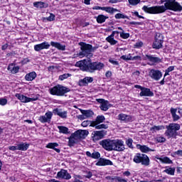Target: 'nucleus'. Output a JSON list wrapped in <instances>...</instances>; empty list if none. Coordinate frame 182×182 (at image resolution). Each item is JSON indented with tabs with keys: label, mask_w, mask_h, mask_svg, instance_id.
<instances>
[{
	"label": "nucleus",
	"mask_w": 182,
	"mask_h": 182,
	"mask_svg": "<svg viewBox=\"0 0 182 182\" xmlns=\"http://www.w3.org/2000/svg\"><path fill=\"white\" fill-rule=\"evenodd\" d=\"M144 12L147 14H164L167 10L174 11V12H181L182 11V6L176 1V0H165L164 6H155L151 7H148L147 6H144L142 8Z\"/></svg>",
	"instance_id": "nucleus-1"
},
{
	"label": "nucleus",
	"mask_w": 182,
	"mask_h": 182,
	"mask_svg": "<svg viewBox=\"0 0 182 182\" xmlns=\"http://www.w3.org/2000/svg\"><path fill=\"white\" fill-rule=\"evenodd\" d=\"M77 68H80L81 70L93 73L95 70H102L105 68V64L99 62H93L86 64V60L77 61L75 63Z\"/></svg>",
	"instance_id": "nucleus-2"
},
{
	"label": "nucleus",
	"mask_w": 182,
	"mask_h": 182,
	"mask_svg": "<svg viewBox=\"0 0 182 182\" xmlns=\"http://www.w3.org/2000/svg\"><path fill=\"white\" fill-rule=\"evenodd\" d=\"M78 45L80 46L81 49V51L79 53V56L90 58L92 56V52H95V50L96 49L93 48L92 45L83 42L79 43Z\"/></svg>",
	"instance_id": "nucleus-3"
},
{
	"label": "nucleus",
	"mask_w": 182,
	"mask_h": 182,
	"mask_svg": "<svg viewBox=\"0 0 182 182\" xmlns=\"http://www.w3.org/2000/svg\"><path fill=\"white\" fill-rule=\"evenodd\" d=\"M53 96H65V93L70 92V89L60 85H57L49 90Z\"/></svg>",
	"instance_id": "nucleus-4"
},
{
	"label": "nucleus",
	"mask_w": 182,
	"mask_h": 182,
	"mask_svg": "<svg viewBox=\"0 0 182 182\" xmlns=\"http://www.w3.org/2000/svg\"><path fill=\"white\" fill-rule=\"evenodd\" d=\"M180 130V124L176 123H171L166 126V131L165 132L166 136L168 139L171 137H176L177 136V132Z\"/></svg>",
	"instance_id": "nucleus-5"
},
{
	"label": "nucleus",
	"mask_w": 182,
	"mask_h": 182,
	"mask_svg": "<svg viewBox=\"0 0 182 182\" xmlns=\"http://www.w3.org/2000/svg\"><path fill=\"white\" fill-rule=\"evenodd\" d=\"M133 161L136 164H140L141 163L142 166H150V159L144 154H136L134 156Z\"/></svg>",
	"instance_id": "nucleus-6"
},
{
	"label": "nucleus",
	"mask_w": 182,
	"mask_h": 182,
	"mask_svg": "<svg viewBox=\"0 0 182 182\" xmlns=\"http://www.w3.org/2000/svg\"><path fill=\"white\" fill-rule=\"evenodd\" d=\"M163 35L157 33L155 36V41L153 43L152 47L154 49H161L163 48V42H164Z\"/></svg>",
	"instance_id": "nucleus-7"
},
{
	"label": "nucleus",
	"mask_w": 182,
	"mask_h": 182,
	"mask_svg": "<svg viewBox=\"0 0 182 182\" xmlns=\"http://www.w3.org/2000/svg\"><path fill=\"white\" fill-rule=\"evenodd\" d=\"M100 146L107 151H113V140L109 139H103L100 141Z\"/></svg>",
	"instance_id": "nucleus-8"
},
{
	"label": "nucleus",
	"mask_w": 182,
	"mask_h": 182,
	"mask_svg": "<svg viewBox=\"0 0 182 182\" xmlns=\"http://www.w3.org/2000/svg\"><path fill=\"white\" fill-rule=\"evenodd\" d=\"M124 150V144L123 141L120 139L112 140V151H123Z\"/></svg>",
	"instance_id": "nucleus-9"
},
{
	"label": "nucleus",
	"mask_w": 182,
	"mask_h": 182,
	"mask_svg": "<svg viewBox=\"0 0 182 182\" xmlns=\"http://www.w3.org/2000/svg\"><path fill=\"white\" fill-rule=\"evenodd\" d=\"M149 77L154 80L159 81L163 77V73L159 70L151 69L149 73Z\"/></svg>",
	"instance_id": "nucleus-10"
},
{
	"label": "nucleus",
	"mask_w": 182,
	"mask_h": 182,
	"mask_svg": "<svg viewBox=\"0 0 182 182\" xmlns=\"http://www.w3.org/2000/svg\"><path fill=\"white\" fill-rule=\"evenodd\" d=\"M105 136H106V131L105 130L94 131L92 133V139L93 141H98V140H102Z\"/></svg>",
	"instance_id": "nucleus-11"
},
{
	"label": "nucleus",
	"mask_w": 182,
	"mask_h": 182,
	"mask_svg": "<svg viewBox=\"0 0 182 182\" xmlns=\"http://www.w3.org/2000/svg\"><path fill=\"white\" fill-rule=\"evenodd\" d=\"M52 116H53V113H52V112L48 111L45 115L40 116L38 120L41 122V123H50V120H52Z\"/></svg>",
	"instance_id": "nucleus-12"
},
{
	"label": "nucleus",
	"mask_w": 182,
	"mask_h": 182,
	"mask_svg": "<svg viewBox=\"0 0 182 182\" xmlns=\"http://www.w3.org/2000/svg\"><path fill=\"white\" fill-rule=\"evenodd\" d=\"M56 178H63V180H70L72 178V176L66 170L61 169L59 172H58Z\"/></svg>",
	"instance_id": "nucleus-13"
},
{
	"label": "nucleus",
	"mask_w": 182,
	"mask_h": 182,
	"mask_svg": "<svg viewBox=\"0 0 182 182\" xmlns=\"http://www.w3.org/2000/svg\"><path fill=\"white\" fill-rule=\"evenodd\" d=\"M50 48V44L48 42L44 41L40 44H36L34 46V50L36 52H41L43 49H49Z\"/></svg>",
	"instance_id": "nucleus-14"
},
{
	"label": "nucleus",
	"mask_w": 182,
	"mask_h": 182,
	"mask_svg": "<svg viewBox=\"0 0 182 182\" xmlns=\"http://www.w3.org/2000/svg\"><path fill=\"white\" fill-rule=\"evenodd\" d=\"M74 134L78 140H80V139H86L87 134H89V131L87 130H83V129H79L74 132Z\"/></svg>",
	"instance_id": "nucleus-15"
},
{
	"label": "nucleus",
	"mask_w": 182,
	"mask_h": 182,
	"mask_svg": "<svg viewBox=\"0 0 182 182\" xmlns=\"http://www.w3.org/2000/svg\"><path fill=\"white\" fill-rule=\"evenodd\" d=\"M96 101L98 103H100V109L104 112H107L109 110V101L105 100V99H97Z\"/></svg>",
	"instance_id": "nucleus-16"
},
{
	"label": "nucleus",
	"mask_w": 182,
	"mask_h": 182,
	"mask_svg": "<svg viewBox=\"0 0 182 182\" xmlns=\"http://www.w3.org/2000/svg\"><path fill=\"white\" fill-rule=\"evenodd\" d=\"M92 9H101V11H105V12H107L108 14H114V12H119V10H117V9H114L112 7H100L99 6H95L92 8Z\"/></svg>",
	"instance_id": "nucleus-17"
},
{
	"label": "nucleus",
	"mask_w": 182,
	"mask_h": 182,
	"mask_svg": "<svg viewBox=\"0 0 182 182\" xmlns=\"http://www.w3.org/2000/svg\"><path fill=\"white\" fill-rule=\"evenodd\" d=\"M145 59L146 60H149V62H151V65H156V63H161V59H160V58L155 57L151 55H146Z\"/></svg>",
	"instance_id": "nucleus-18"
},
{
	"label": "nucleus",
	"mask_w": 182,
	"mask_h": 182,
	"mask_svg": "<svg viewBox=\"0 0 182 182\" xmlns=\"http://www.w3.org/2000/svg\"><path fill=\"white\" fill-rule=\"evenodd\" d=\"M119 31H112V34L106 38L107 42L110 43V45H116L117 43V41L114 40V35L119 36Z\"/></svg>",
	"instance_id": "nucleus-19"
},
{
	"label": "nucleus",
	"mask_w": 182,
	"mask_h": 182,
	"mask_svg": "<svg viewBox=\"0 0 182 182\" xmlns=\"http://www.w3.org/2000/svg\"><path fill=\"white\" fill-rule=\"evenodd\" d=\"M16 97L21 102V103H29V102L33 101V98L28 97L22 94L17 93L16 94Z\"/></svg>",
	"instance_id": "nucleus-20"
},
{
	"label": "nucleus",
	"mask_w": 182,
	"mask_h": 182,
	"mask_svg": "<svg viewBox=\"0 0 182 182\" xmlns=\"http://www.w3.org/2000/svg\"><path fill=\"white\" fill-rule=\"evenodd\" d=\"M139 95L141 97L145 96L147 97H152V96H154V92H153V91H151L150 88L144 87L142 90H141Z\"/></svg>",
	"instance_id": "nucleus-21"
},
{
	"label": "nucleus",
	"mask_w": 182,
	"mask_h": 182,
	"mask_svg": "<svg viewBox=\"0 0 182 182\" xmlns=\"http://www.w3.org/2000/svg\"><path fill=\"white\" fill-rule=\"evenodd\" d=\"M96 166H113V162L109 159L100 158L96 163Z\"/></svg>",
	"instance_id": "nucleus-22"
},
{
	"label": "nucleus",
	"mask_w": 182,
	"mask_h": 182,
	"mask_svg": "<svg viewBox=\"0 0 182 182\" xmlns=\"http://www.w3.org/2000/svg\"><path fill=\"white\" fill-rule=\"evenodd\" d=\"M53 113H54V114H57V116H59L60 117H62V119H66V117H68V112L62 111L58 108L53 109Z\"/></svg>",
	"instance_id": "nucleus-23"
},
{
	"label": "nucleus",
	"mask_w": 182,
	"mask_h": 182,
	"mask_svg": "<svg viewBox=\"0 0 182 182\" xmlns=\"http://www.w3.org/2000/svg\"><path fill=\"white\" fill-rule=\"evenodd\" d=\"M93 82V77H85L84 79L79 81L80 86H86L87 83H92Z\"/></svg>",
	"instance_id": "nucleus-24"
},
{
	"label": "nucleus",
	"mask_w": 182,
	"mask_h": 182,
	"mask_svg": "<svg viewBox=\"0 0 182 182\" xmlns=\"http://www.w3.org/2000/svg\"><path fill=\"white\" fill-rule=\"evenodd\" d=\"M118 120H122V122H132V116L125 114H119L118 115Z\"/></svg>",
	"instance_id": "nucleus-25"
},
{
	"label": "nucleus",
	"mask_w": 182,
	"mask_h": 182,
	"mask_svg": "<svg viewBox=\"0 0 182 182\" xmlns=\"http://www.w3.org/2000/svg\"><path fill=\"white\" fill-rule=\"evenodd\" d=\"M46 149H53V150H55V151H56V153H60V149L56 148V147H59V144L54 142V143H48L46 145Z\"/></svg>",
	"instance_id": "nucleus-26"
},
{
	"label": "nucleus",
	"mask_w": 182,
	"mask_h": 182,
	"mask_svg": "<svg viewBox=\"0 0 182 182\" xmlns=\"http://www.w3.org/2000/svg\"><path fill=\"white\" fill-rule=\"evenodd\" d=\"M171 114L172 116L173 122H177L180 120L181 117L177 115V109L171 107Z\"/></svg>",
	"instance_id": "nucleus-27"
},
{
	"label": "nucleus",
	"mask_w": 182,
	"mask_h": 182,
	"mask_svg": "<svg viewBox=\"0 0 182 182\" xmlns=\"http://www.w3.org/2000/svg\"><path fill=\"white\" fill-rule=\"evenodd\" d=\"M136 149H139L141 153H149V151H154V150H151L146 145L136 144Z\"/></svg>",
	"instance_id": "nucleus-28"
},
{
	"label": "nucleus",
	"mask_w": 182,
	"mask_h": 182,
	"mask_svg": "<svg viewBox=\"0 0 182 182\" xmlns=\"http://www.w3.org/2000/svg\"><path fill=\"white\" fill-rule=\"evenodd\" d=\"M36 73L35 71H33L30 73H28L25 75V79L27 80V82H32V80H34V79H36Z\"/></svg>",
	"instance_id": "nucleus-29"
},
{
	"label": "nucleus",
	"mask_w": 182,
	"mask_h": 182,
	"mask_svg": "<svg viewBox=\"0 0 182 182\" xmlns=\"http://www.w3.org/2000/svg\"><path fill=\"white\" fill-rule=\"evenodd\" d=\"M33 6L42 9V8H48L49 5L43 1H37L33 3Z\"/></svg>",
	"instance_id": "nucleus-30"
},
{
	"label": "nucleus",
	"mask_w": 182,
	"mask_h": 182,
	"mask_svg": "<svg viewBox=\"0 0 182 182\" xmlns=\"http://www.w3.org/2000/svg\"><path fill=\"white\" fill-rule=\"evenodd\" d=\"M50 45L51 46L56 48L59 50H65L66 49L65 46H62L60 43H58V42L51 41Z\"/></svg>",
	"instance_id": "nucleus-31"
},
{
	"label": "nucleus",
	"mask_w": 182,
	"mask_h": 182,
	"mask_svg": "<svg viewBox=\"0 0 182 182\" xmlns=\"http://www.w3.org/2000/svg\"><path fill=\"white\" fill-rule=\"evenodd\" d=\"M77 140H79L77 138H76V135L73 134H71V136L69 137L68 144L69 146H74L77 142Z\"/></svg>",
	"instance_id": "nucleus-32"
},
{
	"label": "nucleus",
	"mask_w": 182,
	"mask_h": 182,
	"mask_svg": "<svg viewBox=\"0 0 182 182\" xmlns=\"http://www.w3.org/2000/svg\"><path fill=\"white\" fill-rule=\"evenodd\" d=\"M18 150H21V151H26L28 149H29V144L26 143H21L17 144Z\"/></svg>",
	"instance_id": "nucleus-33"
},
{
	"label": "nucleus",
	"mask_w": 182,
	"mask_h": 182,
	"mask_svg": "<svg viewBox=\"0 0 182 182\" xmlns=\"http://www.w3.org/2000/svg\"><path fill=\"white\" fill-rule=\"evenodd\" d=\"M80 112H81L82 114H84V116L85 117L86 119H87L89 117H92V116H93V114H94L93 111H92L90 109H87V110L80 109Z\"/></svg>",
	"instance_id": "nucleus-34"
},
{
	"label": "nucleus",
	"mask_w": 182,
	"mask_h": 182,
	"mask_svg": "<svg viewBox=\"0 0 182 182\" xmlns=\"http://www.w3.org/2000/svg\"><path fill=\"white\" fill-rule=\"evenodd\" d=\"M105 120V116L99 115L97 117L95 121L92 122V126H95V124H100V123H103Z\"/></svg>",
	"instance_id": "nucleus-35"
},
{
	"label": "nucleus",
	"mask_w": 182,
	"mask_h": 182,
	"mask_svg": "<svg viewBox=\"0 0 182 182\" xmlns=\"http://www.w3.org/2000/svg\"><path fill=\"white\" fill-rule=\"evenodd\" d=\"M164 173H166L169 176H174V173H176V168L166 166V169L164 171Z\"/></svg>",
	"instance_id": "nucleus-36"
},
{
	"label": "nucleus",
	"mask_w": 182,
	"mask_h": 182,
	"mask_svg": "<svg viewBox=\"0 0 182 182\" xmlns=\"http://www.w3.org/2000/svg\"><path fill=\"white\" fill-rule=\"evenodd\" d=\"M58 129L59 130V133H62L63 134H69L70 132H69V128L63 126H58Z\"/></svg>",
	"instance_id": "nucleus-37"
},
{
	"label": "nucleus",
	"mask_w": 182,
	"mask_h": 182,
	"mask_svg": "<svg viewBox=\"0 0 182 182\" xmlns=\"http://www.w3.org/2000/svg\"><path fill=\"white\" fill-rule=\"evenodd\" d=\"M157 160H159V161H161V163H164L166 164H173V161H171V159H170V158L165 156L164 158H156Z\"/></svg>",
	"instance_id": "nucleus-38"
},
{
	"label": "nucleus",
	"mask_w": 182,
	"mask_h": 182,
	"mask_svg": "<svg viewBox=\"0 0 182 182\" xmlns=\"http://www.w3.org/2000/svg\"><path fill=\"white\" fill-rule=\"evenodd\" d=\"M109 17L103 15V14H100L97 17V23H103L104 22H106V20Z\"/></svg>",
	"instance_id": "nucleus-39"
},
{
	"label": "nucleus",
	"mask_w": 182,
	"mask_h": 182,
	"mask_svg": "<svg viewBox=\"0 0 182 182\" xmlns=\"http://www.w3.org/2000/svg\"><path fill=\"white\" fill-rule=\"evenodd\" d=\"M11 66L12 65H10L7 68L8 70H10L11 73L15 75V73H18V72H19V66H14L13 68H11Z\"/></svg>",
	"instance_id": "nucleus-40"
},
{
	"label": "nucleus",
	"mask_w": 182,
	"mask_h": 182,
	"mask_svg": "<svg viewBox=\"0 0 182 182\" xmlns=\"http://www.w3.org/2000/svg\"><path fill=\"white\" fill-rule=\"evenodd\" d=\"M163 129H164V126L163 125L154 126L150 129V131L152 132V133H156V132H159V130H163Z\"/></svg>",
	"instance_id": "nucleus-41"
},
{
	"label": "nucleus",
	"mask_w": 182,
	"mask_h": 182,
	"mask_svg": "<svg viewBox=\"0 0 182 182\" xmlns=\"http://www.w3.org/2000/svg\"><path fill=\"white\" fill-rule=\"evenodd\" d=\"M93 127H95V129H97V130H100L101 129H107L109 127L107 126V124H95L92 125Z\"/></svg>",
	"instance_id": "nucleus-42"
},
{
	"label": "nucleus",
	"mask_w": 182,
	"mask_h": 182,
	"mask_svg": "<svg viewBox=\"0 0 182 182\" xmlns=\"http://www.w3.org/2000/svg\"><path fill=\"white\" fill-rule=\"evenodd\" d=\"M115 19H129V17L127 16H124V14H117L114 16Z\"/></svg>",
	"instance_id": "nucleus-43"
},
{
	"label": "nucleus",
	"mask_w": 182,
	"mask_h": 182,
	"mask_svg": "<svg viewBox=\"0 0 182 182\" xmlns=\"http://www.w3.org/2000/svg\"><path fill=\"white\" fill-rule=\"evenodd\" d=\"M119 34L120 37L122 38V39H129V38H130V33H124V31L119 32Z\"/></svg>",
	"instance_id": "nucleus-44"
},
{
	"label": "nucleus",
	"mask_w": 182,
	"mask_h": 182,
	"mask_svg": "<svg viewBox=\"0 0 182 182\" xmlns=\"http://www.w3.org/2000/svg\"><path fill=\"white\" fill-rule=\"evenodd\" d=\"M70 76H72V75L70 73L61 75L59 76V80H65V79H68V77H70Z\"/></svg>",
	"instance_id": "nucleus-45"
},
{
	"label": "nucleus",
	"mask_w": 182,
	"mask_h": 182,
	"mask_svg": "<svg viewBox=\"0 0 182 182\" xmlns=\"http://www.w3.org/2000/svg\"><path fill=\"white\" fill-rule=\"evenodd\" d=\"M43 21H48V22H52V21H55V14H50V16L44 18Z\"/></svg>",
	"instance_id": "nucleus-46"
},
{
	"label": "nucleus",
	"mask_w": 182,
	"mask_h": 182,
	"mask_svg": "<svg viewBox=\"0 0 182 182\" xmlns=\"http://www.w3.org/2000/svg\"><path fill=\"white\" fill-rule=\"evenodd\" d=\"M91 159H95V160H97V159H100V153L97 151L93 152L92 154Z\"/></svg>",
	"instance_id": "nucleus-47"
},
{
	"label": "nucleus",
	"mask_w": 182,
	"mask_h": 182,
	"mask_svg": "<svg viewBox=\"0 0 182 182\" xmlns=\"http://www.w3.org/2000/svg\"><path fill=\"white\" fill-rule=\"evenodd\" d=\"M128 2L130 5L134 6L140 4V0H128Z\"/></svg>",
	"instance_id": "nucleus-48"
},
{
	"label": "nucleus",
	"mask_w": 182,
	"mask_h": 182,
	"mask_svg": "<svg viewBox=\"0 0 182 182\" xmlns=\"http://www.w3.org/2000/svg\"><path fill=\"white\" fill-rule=\"evenodd\" d=\"M92 176V173L90 171H84V177L86 178H90Z\"/></svg>",
	"instance_id": "nucleus-49"
},
{
	"label": "nucleus",
	"mask_w": 182,
	"mask_h": 182,
	"mask_svg": "<svg viewBox=\"0 0 182 182\" xmlns=\"http://www.w3.org/2000/svg\"><path fill=\"white\" fill-rule=\"evenodd\" d=\"M126 144L129 147L130 149H133V139H129L126 141Z\"/></svg>",
	"instance_id": "nucleus-50"
},
{
	"label": "nucleus",
	"mask_w": 182,
	"mask_h": 182,
	"mask_svg": "<svg viewBox=\"0 0 182 182\" xmlns=\"http://www.w3.org/2000/svg\"><path fill=\"white\" fill-rule=\"evenodd\" d=\"M121 59H123V60H132V55H122L121 56Z\"/></svg>",
	"instance_id": "nucleus-51"
},
{
	"label": "nucleus",
	"mask_w": 182,
	"mask_h": 182,
	"mask_svg": "<svg viewBox=\"0 0 182 182\" xmlns=\"http://www.w3.org/2000/svg\"><path fill=\"white\" fill-rule=\"evenodd\" d=\"M115 180H116L115 182H127V180L122 178L120 176H117Z\"/></svg>",
	"instance_id": "nucleus-52"
},
{
	"label": "nucleus",
	"mask_w": 182,
	"mask_h": 182,
	"mask_svg": "<svg viewBox=\"0 0 182 182\" xmlns=\"http://www.w3.org/2000/svg\"><path fill=\"white\" fill-rule=\"evenodd\" d=\"M156 141H158V143H164V141H166V138L163 136H158L156 138Z\"/></svg>",
	"instance_id": "nucleus-53"
},
{
	"label": "nucleus",
	"mask_w": 182,
	"mask_h": 182,
	"mask_svg": "<svg viewBox=\"0 0 182 182\" xmlns=\"http://www.w3.org/2000/svg\"><path fill=\"white\" fill-rule=\"evenodd\" d=\"M89 124H90V121L86 120L82 122L81 126H82V127H87Z\"/></svg>",
	"instance_id": "nucleus-54"
},
{
	"label": "nucleus",
	"mask_w": 182,
	"mask_h": 182,
	"mask_svg": "<svg viewBox=\"0 0 182 182\" xmlns=\"http://www.w3.org/2000/svg\"><path fill=\"white\" fill-rule=\"evenodd\" d=\"M8 103V100L6 99H1L0 100V105L1 106H5Z\"/></svg>",
	"instance_id": "nucleus-55"
},
{
	"label": "nucleus",
	"mask_w": 182,
	"mask_h": 182,
	"mask_svg": "<svg viewBox=\"0 0 182 182\" xmlns=\"http://www.w3.org/2000/svg\"><path fill=\"white\" fill-rule=\"evenodd\" d=\"M116 178H117V176H107L106 179L109 180V181H112V182H113V181L116 182Z\"/></svg>",
	"instance_id": "nucleus-56"
},
{
	"label": "nucleus",
	"mask_w": 182,
	"mask_h": 182,
	"mask_svg": "<svg viewBox=\"0 0 182 182\" xmlns=\"http://www.w3.org/2000/svg\"><path fill=\"white\" fill-rule=\"evenodd\" d=\"M141 46H143V42L141 41H139V42H137L134 44V48H141Z\"/></svg>",
	"instance_id": "nucleus-57"
},
{
	"label": "nucleus",
	"mask_w": 182,
	"mask_h": 182,
	"mask_svg": "<svg viewBox=\"0 0 182 182\" xmlns=\"http://www.w3.org/2000/svg\"><path fill=\"white\" fill-rule=\"evenodd\" d=\"M131 60H141V57L139 55H136L134 57L131 56Z\"/></svg>",
	"instance_id": "nucleus-58"
},
{
	"label": "nucleus",
	"mask_w": 182,
	"mask_h": 182,
	"mask_svg": "<svg viewBox=\"0 0 182 182\" xmlns=\"http://www.w3.org/2000/svg\"><path fill=\"white\" fill-rule=\"evenodd\" d=\"M175 156H178L179 157H182V150H178L173 153Z\"/></svg>",
	"instance_id": "nucleus-59"
},
{
	"label": "nucleus",
	"mask_w": 182,
	"mask_h": 182,
	"mask_svg": "<svg viewBox=\"0 0 182 182\" xmlns=\"http://www.w3.org/2000/svg\"><path fill=\"white\" fill-rule=\"evenodd\" d=\"M9 149L12 151H15V150H18V145L9 146Z\"/></svg>",
	"instance_id": "nucleus-60"
},
{
	"label": "nucleus",
	"mask_w": 182,
	"mask_h": 182,
	"mask_svg": "<svg viewBox=\"0 0 182 182\" xmlns=\"http://www.w3.org/2000/svg\"><path fill=\"white\" fill-rule=\"evenodd\" d=\"M110 63H112V65H116L117 66H119V62L114 60H109Z\"/></svg>",
	"instance_id": "nucleus-61"
},
{
	"label": "nucleus",
	"mask_w": 182,
	"mask_h": 182,
	"mask_svg": "<svg viewBox=\"0 0 182 182\" xmlns=\"http://www.w3.org/2000/svg\"><path fill=\"white\" fill-rule=\"evenodd\" d=\"M131 174H132V173H131L130 171H125V172L123 173V176H126V177L130 176Z\"/></svg>",
	"instance_id": "nucleus-62"
},
{
	"label": "nucleus",
	"mask_w": 182,
	"mask_h": 182,
	"mask_svg": "<svg viewBox=\"0 0 182 182\" xmlns=\"http://www.w3.org/2000/svg\"><path fill=\"white\" fill-rule=\"evenodd\" d=\"M8 46H9L8 43H6V44L3 45L1 46V50H6V49H8Z\"/></svg>",
	"instance_id": "nucleus-63"
},
{
	"label": "nucleus",
	"mask_w": 182,
	"mask_h": 182,
	"mask_svg": "<svg viewBox=\"0 0 182 182\" xmlns=\"http://www.w3.org/2000/svg\"><path fill=\"white\" fill-rule=\"evenodd\" d=\"M167 72H173L174 70V66H170L166 69Z\"/></svg>",
	"instance_id": "nucleus-64"
}]
</instances>
